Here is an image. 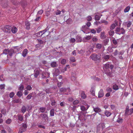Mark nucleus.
<instances>
[{
  "instance_id": "e433bc0d",
  "label": "nucleus",
  "mask_w": 133,
  "mask_h": 133,
  "mask_svg": "<svg viewBox=\"0 0 133 133\" xmlns=\"http://www.w3.org/2000/svg\"><path fill=\"white\" fill-rule=\"evenodd\" d=\"M9 49H5L3 51V53L5 54H8L9 53Z\"/></svg>"
},
{
  "instance_id": "680f3d73",
  "label": "nucleus",
  "mask_w": 133,
  "mask_h": 133,
  "mask_svg": "<svg viewBox=\"0 0 133 133\" xmlns=\"http://www.w3.org/2000/svg\"><path fill=\"white\" fill-rule=\"evenodd\" d=\"M90 32L93 34H95L96 33V31L94 29H90Z\"/></svg>"
},
{
  "instance_id": "ddd939ff",
  "label": "nucleus",
  "mask_w": 133,
  "mask_h": 133,
  "mask_svg": "<svg viewBox=\"0 0 133 133\" xmlns=\"http://www.w3.org/2000/svg\"><path fill=\"white\" fill-rule=\"evenodd\" d=\"M90 91L92 95L95 96V88L94 87L91 88Z\"/></svg>"
},
{
  "instance_id": "a19ab883",
  "label": "nucleus",
  "mask_w": 133,
  "mask_h": 133,
  "mask_svg": "<svg viewBox=\"0 0 133 133\" xmlns=\"http://www.w3.org/2000/svg\"><path fill=\"white\" fill-rule=\"evenodd\" d=\"M79 102V101L78 100H75L73 103V104L74 105H76Z\"/></svg>"
},
{
  "instance_id": "9d476101",
  "label": "nucleus",
  "mask_w": 133,
  "mask_h": 133,
  "mask_svg": "<svg viewBox=\"0 0 133 133\" xmlns=\"http://www.w3.org/2000/svg\"><path fill=\"white\" fill-rule=\"evenodd\" d=\"M81 97L82 98L85 99L87 97V95L83 91H81Z\"/></svg>"
},
{
  "instance_id": "5701e85b",
  "label": "nucleus",
  "mask_w": 133,
  "mask_h": 133,
  "mask_svg": "<svg viewBox=\"0 0 133 133\" xmlns=\"http://www.w3.org/2000/svg\"><path fill=\"white\" fill-rule=\"evenodd\" d=\"M42 117V118L45 120L47 119L48 118L47 115L46 114H41V115Z\"/></svg>"
},
{
  "instance_id": "79ce46f5",
  "label": "nucleus",
  "mask_w": 133,
  "mask_h": 133,
  "mask_svg": "<svg viewBox=\"0 0 133 133\" xmlns=\"http://www.w3.org/2000/svg\"><path fill=\"white\" fill-rule=\"evenodd\" d=\"M26 90H28L30 91L32 89V87H31L30 85H28L27 86L26 88Z\"/></svg>"
},
{
  "instance_id": "a878e982",
  "label": "nucleus",
  "mask_w": 133,
  "mask_h": 133,
  "mask_svg": "<svg viewBox=\"0 0 133 133\" xmlns=\"http://www.w3.org/2000/svg\"><path fill=\"white\" fill-rule=\"evenodd\" d=\"M37 36L38 37H42V31H40L36 34Z\"/></svg>"
},
{
  "instance_id": "412c9836",
  "label": "nucleus",
  "mask_w": 133,
  "mask_h": 133,
  "mask_svg": "<svg viewBox=\"0 0 133 133\" xmlns=\"http://www.w3.org/2000/svg\"><path fill=\"white\" fill-rule=\"evenodd\" d=\"M98 126V127H100L101 129V130H102L105 127V124L104 123H101L99 124Z\"/></svg>"
},
{
  "instance_id": "49530a36",
  "label": "nucleus",
  "mask_w": 133,
  "mask_h": 133,
  "mask_svg": "<svg viewBox=\"0 0 133 133\" xmlns=\"http://www.w3.org/2000/svg\"><path fill=\"white\" fill-rule=\"evenodd\" d=\"M66 60L65 59H62L61 62V63L62 64H65L66 63Z\"/></svg>"
},
{
  "instance_id": "bb28decb",
  "label": "nucleus",
  "mask_w": 133,
  "mask_h": 133,
  "mask_svg": "<svg viewBox=\"0 0 133 133\" xmlns=\"http://www.w3.org/2000/svg\"><path fill=\"white\" fill-rule=\"evenodd\" d=\"M130 7L129 6H128L124 9V12H128L130 10Z\"/></svg>"
},
{
  "instance_id": "052dcab7",
  "label": "nucleus",
  "mask_w": 133,
  "mask_h": 133,
  "mask_svg": "<svg viewBox=\"0 0 133 133\" xmlns=\"http://www.w3.org/2000/svg\"><path fill=\"white\" fill-rule=\"evenodd\" d=\"M101 130L100 127H98V126L97 127V133H99V132L100 130Z\"/></svg>"
},
{
  "instance_id": "c03bdc74",
  "label": "nucleus",
  "mask_w": 133,
  "mask_h": 133,
  "mask_svg": "<svg viewBox=\"0 0 133 133\" xmlns=\"http://www.w3.org/2000/svg\"><path fill=\"white\" fill-rule=\"evenodd\" d=\"M91 38V37L90 36H87L84 37V39L87 40H89Z\"/></svg>"
},
{
  "instance_id": "b1692460",
  "label": "nucleus",
  "mask_w": 133,
  "mask_h": 133,
  "mask_svg": "<svg viewBox=\"0 0 133 133\" xmlns=\"http://www.w3.org/2000/svg\"><path fill=\"white\" fill-rule=\"evenodd\" d=\"M104 113L105 115L108 117L110 116L111 114V112L107 110H106Z\"/></svg>"
},
{
  "instance_id": "13d9d810",
  "label": "nucleus",
  "mask_w": 133,
  "mask_h": 133,
  "mask_svg": "<svg viewBox=\"0 0 133 133\" xmlns=\"http://www.w3.org/2000/svg\"><path fill=\"white\" fill-rule=\"evenodd\" d=\"M72 19L70 18H69L66 21V22L68 24H69L70 23Z\"/></svg>"
},
{
  "instance_id": "c9c22d12",
  "label": "nucleus",
  "mask_w": 133,
  "mask_h": 133,
  "mask_svg": "<svg viewBox=\"0 0 133 133\" xmlns=\"http://www.w3.org/2000/svg\"><path fill=\"white\" fill-rule=\"evenodd\" d=\"M54 109H51L50 111V115L51 116H54Z\"/></svg>"
},
{
  "instance_id": "9b49d317",
  "label": "nucleus",
  "mask_w": 133,
  "mask_h": 133,
  "mask_svg": "<svg viewBox=\"0 0 133 133\" xmlns=\"http://www.w3.org/2000/svg\"><path fill=\"white\" fill-rule=\"evenodd\" d=\"M94 111L96 113H99L101 112V110L98 107L96 108L93 107Z\"/></svg>"
},
{
  "instance_id": "0eeeda50",
  "label": "nucleus",
  "mask_w": 133,
  "mask_h": 133,
  "mask_svg": "<svg viewBox=\"0 0 133 133\" xmlns=\"http://www.w3.org/2000/svg\"><path fill=\"white\" fill-rule=\"evenodd\" d=\"M104 95V93L103 90L101 89L99 91L98 94V97L99 98H101L103 97Z\"/></svg>"
},
{
  "instance_id": "864d4df0",
  "label": "nucleus",
  "mask_w": 133,
  "mask_h": 133,
  "mask_svg": "<svg viewBox=\"0 0 133 133\" xmlns=\"http://www.w3.org/2000/svg\"><path fill=\"white\" fill-rule=\"evenodd\" d=\"M24 88V85H22L19 87V89L20 91H22L23 90Z\"/></svg>"
},
{
  "instance_id": "4c0bfd02",
  "label": "nucleus",
  "mask_w": 133,
  "mask_h": 133,
  "mask_svg": "<svg viewBox=\"0 0 133 133\" xmlns=\"http://www.w3.org/2000/svg\"><path fill=\"white\" fill-rule=\"evenodd\" d=\"M46 108H45L42 107L40 108L39 109L40 111L42 112H44L45 111Z\"/></svg>"
},
{
  "instance_id": "20e7f679",
  "label": "nucleus",
  "mask_w": 133,
  "mask_h": 133,
  "mask_svg": "<svg viewBox=\"0 0 133 133\" xmlns=\"http://www.w3.org/2000/svg\"><path fill=\"white\" fill-rule=\"evenodd\" d=\"M11 27L9 25H7L2 28V30L5 32L9 33L10 32Z\"/></svg>"
},
{
  "instance_id": "e2e57ef3",
  "label": "nucleus",
  "mask_w": 133,
  "mask_h": 133,
  "mask_svg": "<svg viewBox=\"0 0 133 133\" xmlns=\"http://www.w3.org/2000/svg\"><path fill=\"white\" fill-rule=\"evenodd\" d=\"M63 84V83L62 82H58L57 83V86L58 87H60Z\"/></svg>"
},
{
  "instance_id": "f257e3e1",
  "label": "nucleus",
  "mask_w": 133,
  "mask_h": 133,
  "mask_svg": "<svg viewBox=\"0 0 133 133\" xmlns=\"http://www.w3.org/2000/svg\"><path fill=\"white\" fill-rule=\"evenodd\" d=\"M125 31L123 28L121 29L119 28H117L115 30V32L117 34L120 35L121 34H125Z\"/></svg>"
},
{
  "instance_id": "774afa93",
  "label": "nucleus",
  "mask_w": 133,
  "mask_h": 133,
  "mask_svg": "<svg viewBox=\"0 0 133 133\" xmlns=\"http://www.w3.org/2000/svg\"><path fill=\"white\" fill-rule=\"evenodd\" d=\"M102 31V29L101 28H99L97 30V32L98 33H99Z\"/></svg>"
},
{
  "instance_id": "4468645a",
  "label": "nucleus",
  "mask_w": 133,
  "mask_h": 133,
  "mask_svg": "<svg viewBox=\"0 0 133 133\" xmlns=\"http://www.w3.org/2000/svg\"><path fill=\"white\" fill-rule=\"evenodd\" d=\"M11 29L12 32L14 34L16 33L17 31V28L15 26H13L12 27H11Z\"/></svg>"
},
{
  "instance_id": "39448f33",
  "label": "nucleus",
  "mask_w": 133,
  "mask_h": 133,
  "mask_svg": "<svg viewBox=\"0 0 133 133\" xmlns=\"http://www.w3.org/2000/svg\"><path fill=\"white\" fill-rule=\"evenodd\" d=\"M90 58L93 61H97L99 60L100 58V57L99 55L95 54L92 55L90 56Z\"/></svg>"
},
{
  "instance_id": "7ed1b4c3",
  "label": "nucleus",
  "mask_w": 133,
  "mask_h": 133,
  "mask_svg": "<svg viewBox=\"0 0 133 133\" xmlns=\"http://www.w3.org/2000/svg\"><path fill=\"white\" fill-rule=\"evenodd\" d=\"M27 128L26 124L24 123H22V126L19 128L18 133H22L24 132L26 130Z\"/></svg>"
},
{
  "instance_id": "4be33fe9",
  "label": "nucleus",
  "mask_w": 133,
  "mask_h": 133,
  "mask_svg": "<svg viewBox=\"0 0 133 133\" xmlns=\"http://www.w3.org/2000/svg\"><path fill=\"white\" fill-rule=\"evenodd\" d=\"M102 16V15H96L95 16V19L96 20H100L101 17Z\"/></svg>"
},
{
  "instance_id": "58836bf2",
  "label": "nucleus",
  "mask_w": 133,
  "mask_h": 133,
  "mask_svg": "<svg viewBox=\"0 0 133 133\" xmlns=\"http://www.w3.org/2000/svg\"><path fill=\"white\" fill-rule=\"evenodd\" d=\"M126 23L127 24V26L128 28H129L130 27L131 24V23L130 21H128L126 22Z\"/></svg>"
},
{
  "instance_id": "473e14b6",
  "label": "nucleus",
  "mask_w": 133,
  "mask_h": 133,
  "mask_svg": "<svg viewBox=\"0 0 133 133\" xmlns=\"http://www.w3.org/2000/svg\"><path fill=\"white\" fill-rule=\"evenodd\" d=\"M32 93H30L29 95H28L26 97V98L28 100L30 99L32 97Z\"/></svg>"
},
{
  "instance_id": "69168bd1",
  "label": "nucleus",
  "mask_w": 133,
  "mask_h": 133,
  "mask_svg": "<svg viewBox=\"0 0 133 133\" xmlns=\"http://www.w3.org/2000/svg\"><path fill=\"white\" fill-rule=\"evenodd\" d=\"M56 102L55 100L52 101H51V104L52 106H54L55 105Z\"/></svg>"
},
{
  "instance_id": "bf43d9fd",
  "label": "nucleus",
  "mask_w": 133,
  "mask_h": 133,
  "mask_svg": "<svg viewBox=\"0 0 133 133\" xmlns=\"http://www.w3.org/2000/svg\"><path fill=\"white\" fill-rule=\"evenodd\" d=\"M81 109L83 111H84L86 110L85 108L83 106H82L81 107Z\"/></svg>"
},
{
  "instance_id": "6ab92c4d",
  "label": "nucleus",
  "mask_w": 133,
  "mask_h": 133,
  "mask_svg": "<svg viewBox=\"0 0 133 133\" xmlns=\"http://www.w3.org/2000/svg\"><path fill=\"white\" fill-rule=\"evenodd\" d=\"M59 70L58 69H55V71L54 73V74L55 76H57L59 75Z\"/></svg>"
},
{
  "instance_id": "de8ad7c7",
  "label": "nucleus",
  "mask_w": 133,
  "mask_h": 133,
  "mask_svg": "<svg viewBox=\"0 0 133 133\" xmlns=\"http://www.w3.org/2000/svg\"><path fill=\"white\" fill-rule=\"evenodd\" d=\"M70 41L71 43H73L75 42L76 39L75 38H72L70 39Z\"/></svg>"
},
{
  "instance_id": "c85d7f7f",
  "label": "nucleus",
  "mask_w": 133,
  "mask_h": 133,
  "mask_svg": "<svg viewBox=\"0 0 133 133\" xmlns=\"http://www.w3.org/2000/svg\"><path fill=\"white\" fill-rule=\"evenodd\" d=\"M109 64L108 63H107L104 65V66L103 67V68L104 69L105 68L106 69H108L109 68Z\"/></svg>"
},
{
  "instance_id": "6e6d98bb",
  "label": "nucleus",
  "mask_w": 133,
  "mask_h": 133,
  "mask_svg": "<svg viewBox=\"0 0 133 133\" xmlns=\"http://www.w3.org/2000/svg\"><path fill=\"white\" fill-rule=\"evenodd\" d=\"M1 113L4 115H5L6 114V110L4 109H2L1 111Z\"/></svg>"
},
{
  "instance_id": "cd10ccee",
  "label": "nucleus",
  "mask_w": 133,
  "mask_h": 133,
  "mask_svg": "<svg viewBox=\"0 0 133 133\" xmlns=\"http://www.w3.org/2000/svg\"><path fill=\"white\" fill-rule=\"evenodd\" d=\"M34 76L35 78H36L39 74V71L38 70H37L36 71L34 70Z\"/></svg>"
},
{
  "instance_id": "72a5a7b5",
  "label": "nucleus",
  "mask_w": 133,
  "mask_h": 133,
  "mask_svg": "<svg viewBox=\"0 0 133 133\" xmlns=\"http://www.w3.org/2000/svg\"><path fill=\"white\" fill-rule=\"evenodd\" d=\"M26 111V107L24 106L23 105V107H22V109H21V111L23 113H24Z\"/></svg>"
},
{
  "instance_id": "ea45409f",
  "label": "nucleus",
  "mask_w": 133,
  "mask_h": 133,
  "mask_svg": "<svg viewBox=\"0 0 133 133\" xmlns=\"http://www.w3.org/2000/svg\"><path fill=\"white\" fill-rule=\"evenodd\" d=\"M113 88L115 90H117L118 89V86L116 84H115L113 85Z\"/></svg>"
},
{
  "instance_id": "393cba45",
  "label": "nucleus",
  "mask_w": 133,
  "mask_h": 133,
  "mask_svg": "<svg viewBox=\"0 0 133 133\" xmlns=\"http://www.w3.org/2000/svg\"><path fill=\"white\" fill-rule=\"evenodd\" d=\"M99 23L100 24L104 23L105 25H107L108 24V22L104 20H102L100 22H99Z\"/></svg>"
},
{
  "instance_id": "338daca9",
  "label": "nucleus",
  "mask_w": 133,
  "mask_h": 133,
  "mask_svg": "<svg viewBox=\"0 0 133 133\" xmlns=\"http://www.w3.org/2000/svg\"><path fill=\"white\" fill-rule=\"evenodd\" d=\"M112 41L113 44L115 45H116L117 43V41L115 39H113Z\"/></svg>"
},
{
  "instance_id": "09e8293b",
  "label": "nucleus",
  "mask_w": 133,
  "mask_h": 133,
  "mask_svg": "<svg viewBox=\"0 0 133 133\" xmlns=\"http://www.w3.org/2000/svg\"><path fill=\"white\" fill-rule=\"evenodd\" d=\"M14 93L13 92H12L9 95V96L10 98H12L14 96Z\"/></svg>"
},
{
  "instance_id": "a211bd4d",
  "label": "nucleus",
  "mask_w": 133,
  "mask_h": 133,
  "mask_svg": "<svg viewBox=\"0 0 133 133\" xmlns=\"http://www.w3.org/2000/svg\"><path fill=\"white\" fill-rule=\"evenodd\" d=\"M1 6L4 8H6L8 7V5L7 2H4L2 3Z\"/></svg>"
},
{
  "instance_id": "603ef678",
  "label": "nucleus",
  "mask_w": 133,
  "mask_h": 133,
  "mask_svg": "<svg viewBox=\"0 0 133 133\" xmlns=\"http://www.w3.org/2000/svg\"><path fill=\"white\" fill-rule=\"evenodd\" d=\"M111 30L109 32V34L110 36H112L114 35V31Z\"/></svg>"
},
{
  "instance_id": "8fccbe9b",
  "label": "nucleus",
  "mask_w": 133,
  "mask_h": 133,
  "mask_svg": "<svg viewBox=\"0 0 133 133\" xmlns=\"http://www.w3.org/2000/svg\"><path fill=\"white\" fill-rule=\"evenodd\" d=\"M92 40L93 42H97L98 41V39L96 37L94 36L92 38Z\"/></svg>"
},
{
  "instance_id": "f03ea898",
  "label": "nucleus",
  "mask_w": 133,
  "mask_h": 133,
  "mask_svg": "<svg viewBox=\"0 0 133 133\" xmlns=\"http://www.w3.org/2000/svg\"><path fill=\"white\" fill-rule=\"evenodd\" d=\"M38 43L35 45L37 49L39 50L43 46L44 41L41 39H37Z\"/></svg>"
},
{
  "instance_id": "f3484780",
  "label": "nucleus",
  "mask_w": 133,
  "mask_h": 133,
  "mask_svg": "<svg viewBox=\"0 0 133 133\" xmlns=\"http://www.w3.org/2000/svg\"><path fill=\"white\" fill-rule=\"evenodd\" d=\"M67 90V89H66L63 88H60L59 89V91H60L58 92V93L59 94H61V92H64L66 91Z\"/></svg>"
},
{
  "instance_id": "423d86ee",
  "label": "nucleus",
  "mask_w": 133,
  "mask_h": 133,
  "mask_svg": "<svg viewBox=\"0 0 133 133\" xmlns=\"http://www.w3.org/2000/svg\"><path fill=\"white\" fill-rule=\"evenodd\" d=\"M50 34L49 31L47 30L46 29H45L42 31V37H46L49 35Z\"/></svg>"
},
{
  "instance_id": "2eb2a0df",
  "label": "nucleus",
  "mask_w": 133,
  "mask_h": 133,
  "mask_svg": "<svg viewBox=\"0 0 133 133\" xmlns=\"http://www.w3.org/2000/svg\"><path fill=\"white\" fill-rule=\"evenodd\" d=\"M12 102L14 103H21V99H16L13 100Z\"/></svg>"
},
{
  "instance_id": "2f4dec72",
  "label": "nucleus",
  "mask_w": 133,
  "mask_h": 133,
  "mask_svg": "<svg viewBox=\"0 0 133 133\" xmlns=\"http://www.w3.org/2000/svg\"><path fill=\"white\" fill-rule=\"evenodd\" d=\"M102 46V45L101 44L97 43L96 45V48H97L100 49Z\"/></svg>"
},
{
  "instance_id": "f704fd0d",
  "label": "nucleus",
  "mask_w": 133,
  "mask_h": 133,
  "mask_svg": "<svg viewBox=\"0 0 133 133\" xmlns=\"http://www.w3.org/2000/svg\"><path fill=\"white\" fill-rule=\"evenodd\" d=\"M18 120L20 121H22L23 120V117L21 115H18Z\"/></svg>"
},
{
  "instance_id": "37998d69",
  "label": "nucleus",
  "mask_w": 133,
  "mask_h": 133,
  "mask_svg": "<svg viewBox=\"0 0 133 133\" xmlns=\"http://www.w3.org/2000/svg\"><path fill=\"white\" fill-rule=\"evenodd\" d=\"M17 95L19 97H21L22 94V92L20 91H18L17 94Z\"/></svg>"
},
{
  "instance_id": "aec40b11",
  "label": "nucleus",
  "mask_w": 133,
  "mask_h": 133,
  "mask_svg": "<svg viewBox=\"0 0 133 133\" xmlns=\"http://www.w3.org/2000/svg\"><path fill=\"white\" fill-rule=\"evenodd\" d=\"M28 50L26 49H24V50L22 52V56L24 57H25L28 54Z\"/></svg>"
},
{
  "instance_id": "6e6552de",
  "label": "nucleus",
  "mask_w": 133,
  "mask_h": 133,
  "mask_svg": "<svg viewBox=\"0 0 133 133\" xmlns=\"http://www.w3.org/2000/svg\"><path fill=\"white\" fill-rule=\"evenodd\" d=\"M132 113H133V108L130 109L127 111L125 114V115L126 116L130 115Z\"/></svg>"
},
{
  "instance_id": "a18cd8bd",
  "label": "nucleus",
  "mask_w": 133,
  "mask_h": 133,
  "mask_svg": "<svg viewBox=\"0 0 133 133\" xmlns=\"http://www.w3.org/2000/svg\"><path fill=\"white\" fill-rule=\"evenodd\" d=\"M11 122V120L10 118L8 119L6 121V123L7 124H10Z\"/></svg>"
},
{
  "instance_id": "5fc2aeb1",
  "label": "nucleus",
  "mask_w": 133,
  "mask_h": 133,
  "mask_svg": "<svg viewBox=\"0 0 133 133\" xmlns=\"http://www.w3.org/2000/svg\"><path fill=\"white\" fill-rule=\"evenodd\" d=\"M104 57L105 59L107 60L109 58L110 56L109 55H107L104 56Z\"/></svg>"
},
{
  "instance_id": "f8f14e48",
  "label": "nucleus",
  "mask_w": 133,
  "mask_h": 133,
  "mask_svg": "<svg viewBox=\"0 0 133 133\" xmlns=\"http://www.w3.org/2000/svg\"><path fill=\"white\" fill-rule=\"evenodd\" d=\"M50 65L52 68H55L57 67L58 65L56 62H53L51 63Z\"/></svg>"
},
{
  "instance_id": "1a4fd4ad",
  "label": "nucleus",
  "mask_w": 133,
  "mask_h": 133,
  "mask_svg": "<svg viewBox=\"0 0 133 133\" xmlns=\"http://www.w3.org/2000/svg\"><path fill=\"white\" fill-rule=\"evenodd\" d=\"M118 25V22L117 21L115 22V23H113L111 24L110 26V29L111 30H112L114 29L116 26Z\"/></svg>"
},
{
  "instance_id": "dca6fc26",
  "label": "nucleus",
  "mask_w": 133,
  "mask_h": 133,
  "mask_svg": "<svg viewBox=\"0 0 133 133\" xmlns=\"http://www.w3.org/2000/svg\"><path fill=\"white\" fill-rule=\"evenodd\" d=\"M105 32L104 31L101 32L100 37L101 39H104L106 37V36L105 35Z\"/></svg>"
},
{
  "instance_id": "3c124183",
  "label": "nucleus",
  "mask_w": 133,
  "mask_h": 133,
  "mask_svg": "<svg viewBox=\"0 0 133 133\" xmlns=\"http://www.w3.org/2000/svg\"><path fill=\"white\" fill-rule=\"evenodd\" d=\"M87 19L88 21H90L92 19V18L91 16H89L87 17Z\"/></svg>"
},
{
  "instance_id": "7c9ffc66",
  "label": "nucleus",
  "mask_w": 133,
  "mask_h": 133,
  "mask_svg": "<svg viewBox=\"0 0 133 133\" xmlns=\"http://www.w3.org/2000/svg\"><path fill=\"white\" fill-rule=\"evenodd\" d=\"M123 119L122 118H119L116 121L119 123H122L123 122Z\"/></svg>"
},
{
  "instance_id": "c756f323",
  "label": "nucleus",
  "mask_w": 133,
  "mask_h": 133,
  "mask_svg": "<svg viewBox=\"0 0 133 133\" xmlns=\"http://www.w3.org/2000/svg\"><path fill=\"white\" fill-rule=\"evenodd\" d=\"M25 25L26 26V29H29L30 28V24L28 22H26Z\"/></svg>"
},
{
  "instance_id": "4d7b16f0",
  "label": "nucleus",
  "mask_w": 133,
  "mask_h": 133,
  "mask_svg": "<svg viewBox=\"0 0 133 133\" xmlns=\"http://www.w3.org/2000/svg\"><path fill=\"white\" fill-rule=\"evenodd\" d=\"M70 61L71 62H74L76 60L75 58L74 57H72L70 58Z\"/></svg>"
},
{
  "instance_id": "0e129e2a",
  "label": "nucleus",
  "mask_w": 133,
  "mask_h": 133,
  "mask_svg": "<svg viewBox=\"0 0 133 133\" xmlns=\"http://www.w3.org/2000/svg\"><path fill=\"white\" fill-rule=\"evenodd\" d=\"M5 85L4 84H1L0 85V89H4Z\"/></svg>"
}]
</instances>
